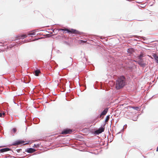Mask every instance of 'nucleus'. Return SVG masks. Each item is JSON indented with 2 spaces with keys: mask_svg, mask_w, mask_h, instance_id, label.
<instances>
[{
  "mask_svg": "<svg viewBox=\"0 0 158 158\" xmlns=\"http://www.w3.org/2000/svg\"><path fill=\"white\" fill-rule=\"evenodd\" d=\"M125 78L124 76L118 78L116 82L115 87L116 89H119L123 88L125 85Z\"/></svg>",
  "mask_w": 158,
  "mask_h": 158,
  "instance_id": "1",
  "label": "nucleus"
},
{
  "mask_svg": "<svg viewBox=\"0 0 158 158\" xmlns=\"http://www.w3.org/2000/svg\"><path fill=\"white\" fill-rule=\"evenodd\" d=\"M59 30L63 31L65 33L68 32L75 34H80V32L78 31L73 29H71L70 30L68 29H60Z\"/></svg>",
  "mask_w": 158,
  "mask_h": 158,
  "instance_id": "2",
  "label": "nucleus"
},
{
  "mask_svg": "<svg viewBox=\"0 0 158 158\" xmlns=\"http://www.w3.org/2000/svg\"><path fill=\"white\" fill-rule=\"evenodd\" d=\"M105 127H102L95 131V133L97 135H98L103 132L104 131Z\"/></svg>",
  "mask_w": 158,
  "mask_h": 158,
  "instance_id": "3",
  "label": "nucleus"
},
{
  "mask_svg": "<svg viewBox=\"0 0 158 158\" xmlns=\"http://www.w3.org/2000/svg\"><path fill=\"white\" fill-rule=\"evenodd\" d=\"M72 132V130L70 129H66L64 130L61 132L62 134H70Z\"/></svg>",
  "mask_w": 158,
  "mask_h": 158,
  "instance_id": "4",
  "label": "nucleus"
},
{
  "mask_svg": "<svg viewBox=\"0 0 158 158\" xmlns=\"http://www.w3.org/2000/svg\"><path fill=\"white\" fill-rule=\"evenodd\" d=\"M11 150L9 148H6L0 149V152L1 153L6 152Z\"/></svg>",
  "mask_w": 158,
  "mask_h": 158,
  "instance_id": "5",
  "label": "nucleus"
},
{
  "mask_svg": "<svg viewBox=\"0 0 158 158\" xmlns=\"http://www.w3.org/2000/svg\"><path fill=\"white\" fill-rule=\"evenodd\" d=\"M152 56L156 60V62L158 63V54L153 53Z\"/></svg>",
  "mask_w": 158,
  "mask_h": 158,
  "instance_id": "6",
  "label": "nucleus"
},
{
  "mask_svg": "<svg viewBox=\"0 0 158 158\" xmlns=\"http://www.w3.org/2000/svg\"><path fill=\"white\" fill-rule=\"evenodd\" d=\"M108 110V108H106L104 109V111L101 113V116L100 117H101L102 115H104L106 114V113H107Z\"/></svg>",
  "mask_w": 158,
  "mask_h": 158,
  "instance_id": "7",
  "label": "nucleus"
},
{
  "mask_svg": "<svg viewBox=\"0 0 158 158\" xmlns=\"http://www.w3.org/2000/svg\"><path fill=\"white\" fill-rule=\"evenodd\" d=\"M137 62L139 64L141 65V66H144L145 65V64L143 63V62L141 60L138 61Z\"/></svg>",
  "mask_w": 158,
  "mask_h": 158,
  "instance_id": "8",
  "label": "nucleus"
},
{
  "mask_svg": "<svg viewBox=\"0 0 158 158\" xmlns=\"http://www.w3.org/2000/svg\"><path fill=\"white\" fill-rule=\"evenodd\" d=\"M28 153H33L35 151V150L32 148H29L27 149V151Z\"/></svg>",
  "mask_w": 158,
  "mask_h": 158,
  "instance_id": "9",
  "label": "nucleus"
},
{
  "mask_svg": "<svg viewBox=\"0 0 158 158\" xmlns=\"http://www.w3.org/2000/svg\"><path fill=\"white\" fill-rule=\"evenodd\" d=\"M24 143V141H18L16 142L14 144V145H18L20 144H22Z\"/></svg>",
  "mask_w": 158,
  "mask_h": 158,
  "instance_id": "10",
  "label": "nucleus"
},
{
  "mask_svg": "<svg viewBox=\"0 0 158 158\" xmlns=\"http://www.w3.org/2000/svg\"><path fill=\"white\" fill-rule=\"evenodd\" d=\"M27 35H21L18 36L17 37L18 39H20L21 38H26Z\"/></svg>",
  "mask_w": 158,
  "mask_h": 158,
  "instance_id": "11",
  "label": "nucleus"
},
{
  "mask_svg": "<svg viewBox=\"0 0 158 158\" xmlns=\"http://www.w3.org/2000/svg\"><path fill=\"white\" fill-rule=\"evenodd\" d=\"M134 52V49L132 48H129L127 50V52L130 53H132Z\"/></svg>",
  "mask_w": 158,
  "mask_h": 158,
  "instance_id": "12",
  "label": "nucleus"
},
{
  "mask_svg": "<svg viewBox=\"0 0 158 158\" xmlns=\"http://www.w3.org/2000/svg\"><path fill=\"white\" fill-rule=\"evenodd\" d=\"M40 73V71L39 70H36L35 71V75L36 76H38L39 73Z\"/></svg>",
  "mask_w": 158,
  "mask_h": 158,
  "instance_id": "13",
  "label": "nucleus"
},
{
  "mask_svg": "<svg viewBox=\"0 0 158 158\" xmlns=\"http://www.w3.org/2000/svg\"><path fill=\"white\" fill-rule=\"evenodd\" d=\"M5 112H3L2 113H0V117H4L5 116Z\"/></svg>",
  "mask_w": 158,
  "mask_h": 158,
  "instance_id": "14",
  "label": "nucleus"
},
{
  "mask_svg": "<svg viewBox=\"0 0 158 158\" xmlns=\"http://www.w3.org/2000/svg\"><path fill=\"white\" fill-rule=\"evenodd\" d=\"M17 131L16 129L15 128H13L11 131V133L12 134L15 133Z\"/></svg>",
  "mask_w": 158,
  "mask_h": 158,
  "instance_id": "15",
  "label": "nucleus"
},
{
  "mask_svg": "<svg viewBox=\"0 0 158 158\" xmlns=\"http://www.w3.org/2000/svg\"><path fill=\"white\" fill-rule=\"evenodd\" d=\"M130 107H131V108L133 109H135L137 110H138L139 109V108L138 107H134V106H130Z\"/></svg>",
  "mask_w": 158,
  "mask_h": 158,
  "instance_id": "16",
  "label": "nucleus"
},
{
  "mask_svg": "<svg viewBox=\"0 0 158 158\" xmlns=\"http://www.w3.org/2000/svg\"><path fill=\"white\" fill-rule=\"evenodd\" d=\"M109 118H110V116H109V115L107 116L106 117V120H105V122H107L108 121V120H109Z\"/></svg>",
  "mask_w": 158,
  "mask_h": 158,
  "instance_id": "17",
  "label": "nucleus"
},
{
  "mask_svg": "<svg viewBox=\"0 0 158 158\" xmlns=\"http://www.w3.org/2000/svg\"><path fill=\"white\" fill-rule=\"evenodd\" d=\"M35 35V32H31L29 33L28 35Z\"/></svg>",
  "mask_w": 158,
  "mask_h": 158,
  "instance_id": "18",
  "label": "nucleus"
},
{
  "mask_svg": "<svg viewBox=\"0 0 158 158\" xmlns=\"http://www.w3.org/2000/svg\"><path fill=\"white\" fill-rule=\"evenodd\" d=\"M80 43H85V41H83L82 40H79V41H78Z\"/></svg>",
  "mask_w": 158,
  "mask_h": 158,
  "instance_id": "19",
  "label": "nucleus"
},
{
  "mask_svg": "<svg viewBox=\"0 0 158 158\" xmlns=\"http://www.w3.org/2000/svg\"><path fill=\"white\" fill-rule=\"evenodd\" d=\"M143 56L142 55H140L138 57H139V59L140 60H141V59L142 58Z\"/></svg>",
  "mask_w": 158,
  "mask_h": 158,
  "instance_id": "20",
  "label": "nucleus"
},
{
  "mask_svg": "<svg viewBox=\"0 0 158 158\" xmlns=\"http://www.w3.org/2000/svg\"><path fill=\"white\" fill-rule=\"evenodd\" d=\"M156 151H158V147L157 148Z\"/></svg>",
  "mask_w": 158,
  "mask_h": 158,
  "instance_id": "21",
  "label": "nucleus"
}]
</instances>
